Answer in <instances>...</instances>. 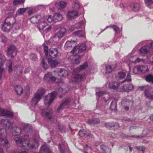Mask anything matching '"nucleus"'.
I'll return each instance as SVG.
<instances>
[{
  "label": "nucleus",
  "mask_w": 153,
  "mask_h": 153,
  "mask_svg": "<svg viewBox=\"0 0 153 153\" xmlns=\"http://www.w3.org/2000/svg\"><path fill=\"white\" fill-rule=\"evenodd\" d=\"M71 100L69 99H66L62 104L57 109L58 112H59L60 111L64 108L65 106L68 105H71Z\"/></svg>",
  "instance_id": "nucleus-27"
},
{
  "label": "nucleus",
  "mask_w": 153,
  "mask_h": 153,
  "mask_svg": "<svg viewBox=\"0 0 153 153\" xmlns=\"http://www.w3.org/2000/svg\"><path fill=\"white\" fill-rule=\"evenodd\" d=\"M69 91V89H63L62 88H59L56 91L49 93L46 96L44 99V102L46 105H50L55 99L57 94H59L62 92L65 93Z\"/></svg>",
  "instance_id": "nucleus-7"
},
{
  "label": "nucleus",
  "mask_w": 153,
  "mask_h": 153,
  "mask_svg": "<svg viewBox=\"0 0 153 153\" xmlns=\"http://www.w3.org/2000/svg\"><path fill=\"white\" fill-rule=\"evenodd\" d=\"M145 95L149 99L153 100V91L150 87L145 90Z\"/></svg>",
  "instance_id": "nucleus-23"
},
{
  "label": "nucleus",
  "mask_w": 153,
  "mask_h": 153,
  "mask_svg": "<svg viewBox=\"0 0 153 153\" xmlns=\"http://www.w3.org/2000/svg\"><path fill=\"white\" fill-rule=\"evenodd\" d=\"M23 69H24L22 65H16L14 67V70L17 73L19 72L20 74H22L23 72Z\"/></svg>",
  "instance_id": "nucleus-36"
},
{
  "label": "nucleus",
  "mask_w": 153,
  "mask_h": 153,
  "mask_svg": "<svg viewBox=\"0 0 153 153\" xmlns=\"http://www.w3.org/2000/svg\"><path fill=\"white\" fill-rule=\"evenodd\" d=\"M117 102V100L115 99H114L111 102L110 105V108L112 110H115L116 109Z\"/></svg>",
  "instance_id": "nucleus-44"
},
{
  "label": "nucleus",
  "mask_w": 153,
  "mask_h": 153,
  "mask_svg": "<svg viewBox=\"0 0 153 153\" xmlns=\"http://www.w3.org/2000/svg\"><path fill=\"white\" fill-rule=\"evenodd\" d=\"M78 29V27L77 26V24H75L71 26L69 28L68 32V33H70L71 32L73 31L74 30H75Z\"/></svg>",
  "instance_id": "nucleus-48"
},
{
  "label": "nucleus",
  "mask_w": 153,
  "mask_h": 153,
  "mask_svg": "<svg viewBox=\"0 0 153 153\" xmlns=\"http://www.w3.org/2000/svg\"><path fill=\"white\" fill-rule=\"evenodd\" d=\"M88 66V63L87 62H85L82 65H80L79 67L75 69L74 71L73 74L74 75L71 80H70V82H78L81 81L85 77L83 75H80L78 72L86 68Z\"/></svg>",
  "instance_id": "nucleus-5"
},
{
  "label": "nucleus",
  "mask_w": 153,
  "mask_h": 153,
  "mask_svg": "<svg viewBox=\"0 0 153 153\" xmlns=\"http://www.w3.org/2000/svg\"><path fill=\"white\" fill-rule=\"evenodd\" d=\"M41 65L42 66L43 68L46 70L48 68V66L47 64H46L44 61V58L43 59L42 61L41 62Z\"/></svg>",
  "instance_id": "nucleus-53"
},
{
  "label": "nucleus",
  "mask_w": 153,
  "mask_h": 153,
  "mask_svg": "<svg viewBox=\"0 0 153 153\" xmlns=\"http://www.w3.org/2000/svg\"><path fill=\"white\" fill-rule=\"evenodd\" d=\"M59 149L61 153H64L65 152V144L59 143Z\"/></svg>",
  "instance_id": "nucleus-47"
},
{
  "label": "nucleus",
  "mask_w": 153,
  "mask_h": 153,
  "mask_svg": "<svg viewBox=\"0 0 153 153\" xmlns=\"http://www.w3.org/2000/svg\"><path fill=\"white\" fill-rule=\"evenodd\" d=\"M85 147L88 149H91V150H92V151L91 152V153H95V152H97L98 151V150L97 149H95V151H93L92 146H89L87 144L86 145Z\"/></svg>",
  "instance_id": "nucleus-60"
},
{
  "label": "nucleus",
  "mask_w": 153,
  "mask_h": 153,
  "mask_svg": "<svg viewBox=\"0 0 153 153\" xmlns=\"http://www.w3.org/2000/svg\"><path fill=\"white\" fill-rule=\"evenodd\" d=\"M86 131L83 130H80L79 132V135L81 137H83L85 135Z\"/></svg>",
  "instance_id": "nucleus-62"
},
{
  "label": "nucleus",
  "mask_w": 153,
  "mask_h": 153,
  "mask_svg": "<svg viewBox=\"0 0 153 153\" xmlns=\"http://www.w3.org/2000/svg\"><path fill=\"white\" fill-rule=\"evenodd\" d=\"M99 122V120L97 118L89 119L88 121V123L91 125L97 124Z\"/></svg>",
  "instance_id": "nucleus-39"
},
{
  "label": "nucleus",
  "mask_w": 153,
  "mask_h": 153,
  "mask_svg": "<svg viewBox=\"0 0 153 153\" xmlns=\"http://www.w3.org/2000/svg\"><path fill=\"white\" fill-rule=\"evenodd\" d=\"M41 6V5H39L35 7L27 8V9H28L27 12L28 14L29 15H30L32 14L33 13L36 11L37 9H39V8Z\"/></svg>",
  "instance_id": "nucleus-31"
},
{
  "label": "nucleus",
  "mask_w": 153,
  "mask_h": 153,
  "mask_svg": "<svg viewBox=\"0 0 153 153\" xmlns=\"http://www.w3.org/2000/svg\"><path fill=\"white\" fill-rule=\"evenodd\" d=\"M44 18L46 21L47 20L49 22L51 23L53 21V16L52 17L51 15L46 16Z\"/></svg>",
  "instance_id": "nucleus-52"
},
{
  "label": "nucleus",
  "mask_w": 153,
  "mask_h": 153,
  "mask_svg": "<svg viewBox=\"0 0 153 153\" xmlns=\"http://www.w3.org/2000/svg\"><path fill=\"white\" fill-rule=\"evenodd\" d=\"M104 66L105 67L106 73H109L111 72L116 67V65H105Z\"/></svg>",
  "instance_id": "nucleus-30"
},
{
  "label": "nucleus",
  "mask_w": 153,
  "mask_h": 153,
  "mask_svg": "<svg viewBox=\"0 0 153 153\" xmlns=\"http://www.w3.org/2000/svg\"><path fill=\"white\" fill-rule=\"evenodd\" d=\"M11 18L14 19L15 22H14L12 23L13 26L16 30H19L20 29V27L21 26V24L19 22H16V20L14 18V17Z\"/></svg>",
  "instance_id": "nucleus-33"
},
{
  "label": "nucleus",
  "mask_w": 153,
  "mask_h": 153,
  "mask_svg": "<svg viewBox=\"0 0 153 153\" xmlns=\"http://www.w3.org/2000/svg\"><path fill=\"white\" fill-rule=\"evenodd\" d=\"M52 28V26L51 25L48 26V27H47L45 29H44L43 30H43L44 33L46 34L48 32H50L51 31Z\"/></svg>",
  "instance_id": "nucleus-56"
},
{
  "label": "nucleus",
  "mask_w": 153,
  "mask_h": 153,
  "mask_svg": "<svg viewBox=\"0 0 153 153\" xmlns=\"http://www.w3.org/2000/svg\"><path fill=\"white\" fill-rule=\"evenodd\" d=\"M85 20H83L81 21L80 22H79L78 24H76L77 25V26L78 29L80 28L83 25L84 27L85 25Z\"/></svg>",
  "instance_id": "nucleus-57"
},
{
  "label": "nucleus",
  "mask_w": 153,
  "mask_h": 153,
  "mask_svg": "<svg viewBox=\"0 0 153 153\" xmlns=\"http://www.w3.org/2000/svg\"><path fill=\"white\" fill-rule=\"evenodd\" d=\"M105 106H104V105L102 104L100 105V104L99 103H98L97 104L96 106V109H101L102 110H103V108H105Z\"/></svg>",
  "instance_id": "nucleus-59"
},
{
  "label": "nucleus",
  "mask_w": 153,
  "mask_h": 153,
  "mask_svg": "<svg viewBox=\"0 0 153 153\" xmlns=\"http://www.w3.org/2000/svg\"><path fill=\"white\" fill-rule=\"evenodd\" d=\"M44 79L45 81L49 82L55 81H56L57 83H62L64 82L62 78H60L59 80L57 81L56 77H54L51 72H49L45 75Z\"/></svg>",
  "instance_id": "nucleus-12"
},
{
  "label": "nucleus",
  "mask_w": 153,
  "mask_h": 153,
  "mask_svg": "<svg viewBox=\"0 0 153 153\" xmlns=\"http://www.w3.org/2000/svg\"><path fill=\"white\" fill-rule=\"evenodd\" d=\"M67 4V3L66 1H61L57 2L55 4L56 7L59 10H61L64 8Z\"/></svg>",
  "instance_id": "nucleus-25"
},
{
  "label": "nucleus",
  "mask_w": 153,
  "mask_h": 153,
  "mask_svg": "<svg viewBox=\"0 0 153 153\" xmlns=\"http://www.w3.org/2000/svg\"><path fill=\"white\" fill-rule=\"evenodd\" d=\"M27 8H20L16 12L15 15V17L17 16L23 14L26 11Z\"/></svg>",
  "instance_id": "nucleus-35"
},
{
  "label": "nucleus",
  "mask_w": 153,
  "mask_h": 153,
  "mask_svg": "<svg viewBox=\"0 0 153 153\" xmlns=\"http://www.w3.org/2000/svg\"><path fill=\"white\" fill-rule=\"evenodd\" d=\"M42 18V16L40 14H38L31 17L30 19V21L32 23L38 24Z\"/></svg>",
  "instance_id": "nucleus-24"
},
{
  "label": "nucleus",
  "mask_w": 153,
  "mask_h": 153,
  "mask_svg": "<svg viewBox=\"0 0 153 153\" xmlns=\"http://www.w3.org/2000/svg\"><path fill=\"white\" fill-rule=\"evenodd\" d=\"M74 34L79 37H84L85 36V33L83 31L79 30L75 31Z\"/></svg>",
  "instance_id": "nucleus-38"
},
{
  "label": "nucleus",
  "mask_w": 153,
  "mask_h": 153,
  "mask_svg": "<svg viewBox=\"0 0 153 153\" xmlns=\"http://www.w3.org/2000/svg\"><path fill=\"white\" fill-rule=\"evenodd\" d=\"M48 61L49 64L51 67H54L57 65L59 62L56 60H53L51 58H48Z\"/></svg>",
  "instance_id": "nucleus-32"
},
{
  "label": "nucleus",
  "mask_w": 153,
  "mask_h": 153,
  "mask_svg": "<svg viewBox=\"0 0 153 153\" xmlns=\"http://www.w3.org/2000/svg\"><path fill=\"white\" fill-rule=\"evenodd\" d=\"M126 74V71H122L118 72L117 76L120 79H123L125 77Z\"/></svg>",
  "instance_id": "nucleus-40"
},
{
  "label": "nucleus",
  "mask_w": 153,
  "mask_h": 153,
  "mask_svg": "<svg viewBox=\"0 0 153 153\" xmlns=\"http://www.w3.org/2000/svg\"><path fill=\"white\" fill-rule=\"evenodd\" d=\"M97 95L99 97L103 96L102 100L105 103V105H108V101L110 100L109 93L106 91H102L99 88L97 89L96 90Z\"/></svg>",
  "instance_id": "nucleus-11"
},
{
  "label": "nucleus",
  "mask_w": 153,
  "mask_h": 153,
  "mask_svg": "<svg viewBox=\"0 0 153 153\" xmlns=\"http://www.w3.org/2000/svg\"><path fill=\"white\" fill-rule=\"evenodd\" d=\"M54 72L60 76L65 77L68 75V71L64 69L59 68L55 70Z\"/></svg>",
  "instance_id": "nucleus-20"
},
{
  "label": "nucleus",
  "mask_w": 153,
  "mask_h": 153,
  "mask_svg": "<svg viewBox=\"0 0 153 153\" xmlns=\"http://www.w3.org/2000/svg\"><path fill=\"white\" fill-rule=\"evenodd\" d=\"M52 111V110H49L48 109H44L42 110V114L43 115L45 116L47 118L50 120H51V122L54 123L52 121L53 119H52V116H51V114Z\"/></svg>",
  "instance_id": "nucleus-22"
},
{
  "label": "nucleus",
  "mask_w": 153,
  "mask_h": 153,
  "mask_svg": "<svg viewBox=\"0 0 153 153\" xmlns=\"http://www.w3.org/2000/svg\"><path fill=\"white\" fill-rule=\"evenodd\" d=\"M131 76L130 75V73H128L127 74V77H126V79H125L122 82V83H124L126 82H130L131 81Z\"/></svg>",
  "instance_id": "nucleus-50"
},
{
  "label": "nucleus",
  "mask_w": 153,
  "mask_h": 153,
  "mask_svg": "<svg viewBox=\"0 0 153 153\" xmlns=\"http://www.w3.org/2000/svg\"><path fill=\"white\" fill-rule=\"evenodd\" d=\"M47 25L48 23L46 22L45 19L44 18L42 17L38 24L37 27L39 30L41 31L42 30H43L45 29V27Z\"/></svg>",
  "instance_id": "nucleus-19"
},
{
  "label": "nucleus",
  "mask_w": 153,
  "mask_h": 153,
  "mask_svg": "<svg viewBox=\"0 0 153 153\" xmlns=\"http://www.w3.org/2000/svg\"><path fill=\"white\" fill-rule=\"evenodd\" d=\"M86 46L85 43L81 44L80 45L74 47L71 51L72 53L76 54L75 55L71 56L70 57L72 64H78L79 63L81 58L82 55H79L78 53L82 51L86 50Z\"/></svg>",
  "instance_id": "nucleus-3"
},
{
  "label": "nucleus",
  "mask_w": 153,
  "mask_h": 153,
  "mask_svg": "<svg viewBox=\"0 0 153 153\" xmlns=\"http://www.w3.org/2000/svg\"><path fill=\"white\" fill-rule=\"evenodd\" d=\"M66 31V29L65 28H62L59 30L55 33L54 36L49 39L47 42V44L51 45L56 44L64 36Z\"/></svg>",
  "instance_id": "nucleus-8"
},
{
  "label": "nucleus",
  "mask_w": 153,
  "mask_h": 153,
  "mask_svg": "<svg viewBox=\"0 0 153 153\" xmlns=\"http://www.w3.org/2000/svg\"><path fill=\"white\" fill-rule=\"evenodd\" d=\"M100 147L102 153H110L111 152V149L104 145H101Z\"/></svg>",
  "instance_id": "nucleus-29"
},
{
  "label": "nucleus",
  "mask_w": 153,
  "mask_h": 153,
  "mask_svg": "<svg viewBox=\"0 0 153 153\" xmlns=\"http://www.w3.org/2000/svg\"><path fill=\"white\" fill-rule=\"evenodd\" d=\"M140 71V65L135 67L133 69V72L134 74H141Z\"/></svg>",
  "instance_id": "nucleus-51"
},
{
  "label": "nucleus",
  "mask_w": 153,
  "mask_h": 153,
  "mask_svg": "<svg viewBox=\"0 0 153 153\" xmlns=\"http://www.w3.org/2000/svg\"><path fill=\"white\" fill-rule=\"evenodd\" d=\"M72 7L74 9L73 10H77L79 8H80L81 6L77 1H74L72 5Z\"/></svg>",
  "instance_id": "nucleus-43"
},
{
  "label": "nucleus",
  "mask_w": 153,
  "mask_h": 153,
  "mask_svg": "<svg viewBox=\"0 0 153 153\" xmlns=\"http://www.w3.org/2000/svg\"><path fill=\"white\" fill-rule=\"evenodd\" d=\"M63 16L62 15L59 13H55L53 15V21L56 22L62 20Z\"/></svg>",
  "instance_id": "nucleus-26"
},
{
  "label": "nucleus",
  "mask_w": 153,
  "mask_h": 153,
  "mask_svg": "<svg viewBox=\"0 0 153 153\" xmlns=\"http://www.w3.org/2000/svg\"><path fill=\"white\" fill-rule=\"evenodd\" d=\"M99 46H100L102 49H105L106 48H107L109 47V45L108 44L102 43H100Z\"/></svg>",
  "instance_id": "nucleus-55"
},
{
  "label": "nucleus",
  "mask_w": 153,
  "mask_h": 153,
  "mask_svg": "<svg viewBox=\"0 0 153 153\" xmlns=\"http://www.w3.org/2000/svg\"><path fill=\"white\" fill-rule=\"evenodd\" d=\"M8 71L9 72H11L12 71V61L11 60H8Z\"/></svg>",
  "instance_id": "nucleus-54"
},
{
  "label": "nucleus",
  "mask_w": 153,
  "mask_h": 153,
  "mask_svg": "<svg viewBox=\"0 0 153 153\" xmlns=\"http://www.w3.org/2000/svg\"><path fill=\"white\" fill-rule=\"evenodd\" d=\"M30 71V68L29 67H26L25 68L24 71H23V73L25 74L28 73Z\"/></svg>",
  "instance_id": "nucleus-64"
},
{
  "label": "nucleus",
  "mask_w": 153,
  "mask_h": 153,
  "mask_svg": "<svg viewBox=\"0 0 153 153\" xmlns=\"http://www.w3.org/2000/svg\"><path fill=\"white\" fill-rule=\"evenodd\" d=\"M106 85L108 86L110 89H116L120 85V83L114 81H111L107 83Z\"/></svg>",
  "instance_id": "nucleus-18"
},
{
  "label": "nucleus",
  "mask_w": 153,
  "mask_h": 153,
  "mask_svg": "<svg viewBox=\"0 0 153 153\" xmlns=\"http://www.w3.org/2000/svg\"><path fill=\"white\" fill-rule=\"evenodd\" d=\"M123 62L128 63L129 62H132L136 64L142 62L144 64H152L153 62H148L143 58L142 56L134 55L132 53L129 54L127 56L124 57L123 59Z\"/></svg>",
  "instance_id": "nucleus-6"
},
{
  "label": "nucleus",
  "mask_w": 153,
  "mask_h": 153,
  "mask_svg": "<svg viewBox=\"0 0 153 153\" xmlns=\"http://www.w3.org/2000/svg\"><path fill=\"white\" fill-rule=\"evenodd\" d=\"M43 46L44 50V52L47 58L48 56L54 58L57 57L58 53L57 49L56 48H51L49 50V52L48 46L45 44H43Z\"/></svg>",
  "instance_id": "nucleus-10"
},
{
  "label": "nucleus",
  "mask_w": 153,
  "mask_h": 153,
  "mask_svg": "<svg viewBox=\"0 0 153 153\" xmlns=\"http://www.w3.org/2000/svg\"><path fill=\"white\" fill-rule=\"evenodd\" d=\"M134 85L131 84H125L120 88V91L129 92L134 88Z\"/></svg>",
  "instance_id": "nucleus-21"
},
{
  "label": "nucleus",
  "mask_w": 153,
  "mask_h": 153,
  "mask_svg": "<svg viewBox=\"0 0 153 153\" xmlns=\"http://www.w3.org/2000/svg\"><path fill=\"white\" fill-rule=\"evenodd\" d=\"M145 3L148 6H150L153 4V1L152 0H145Z\"/></svg>",
  "instance_id": "nucleus-58"
},
{
  "label": "nucleus",
  "mask_w": 153,
  "mask_h": 153,
  "mask_svg": "<svg viewBox=\"0 0 153 153\" xmlns=\"http://www.w3.org/2000/svg\"><path fill=\"white\" fill-rule=\"evenodd\" d=\"M79 16V11L76 10H71L68 11L67 13L66 17L69 20L74 19Z\"/></svg>",
  "instance_id": "nucleus-15"
},
{
  "label": "nucleus",
  "mask_w": 153,
  "mask_h": 153,
  "mask_svg": "<svg viewBox=\"0 0 153 153\" xmlns=\"http://www.w3.org/2000/svg\"><path fill=\"white\" fill-rule=\"evenodd\" d=\"M105 125L106 127L109 126L110 127H113L117 128L119 126V124L118 123H114L113 125H112L110 123H105Z\"/></svg>",
  "instance_id": "nucleus-49"
},
{
  "label": "nucleus",
  "mask_w": 153,
  "mask_h": 153,
  "mask_svg": "<svg viewBox=\"0 0 153 153\" xmlns=\"http://www.w3.org/2000/svg\"><path fill=\"white\" fill-rule=\"evenodd\" d=\"M15 90L18 95H21L22 94L23 89L20 86H17L15 88Z\"/></svg>",
  "instance_id": "nucleus-42"
},
{
  "label": "nucleus",
  "mask_w": 153,
  "mask_h": 153,
  "mask_svg": "<svg viewBox=\"0 0 153 153\" xmlns=\"http://www.w3.org/2000/svg\"><path fill=\"white\" fill-rule=\"evenodd\" d=\"M7 131L4 128H0V153H3V150L10 147L8 140L6 138Z\"/></svg>",
  "instance_id": "nucleus-4"
},
{
  "label": "nucleus",
  "mask_w": 153,
  "mask_h": 153,
  "mask_svg": "<svg viewBox=\"0 0 153 153\" xmlns=\"http://www.w3.org/2000/svg\"><path fill=\"white\" fill-rule=\"evenodd\" d=\"M130 7L134 11L137 12L138 11L139 9L140 5L138 3H133L131 4Z\"/></svg>",
  "instance_id": "nucleus-34"
},
{
  "label": "nucleus",
  "mask_w": 153,
  "mask_h": 153,
  "mask_svg": "<svg viewBox=\"0 0 153 153\" xmlns=\"http://www.w3.org/2000/svg\"><path fill=\"white\" fill-rule=\"evenodd\" d=\"M6 59L4 55L0 53V83L2 82L1 79L3 76L5 75V71L4 68L2 67Z\"/></svg>",
  "instance_id": "nucleus-14"
},
{
  "label": "nucleus",
  "mask_w": 153,
  "mask_h": 153,
  "mask_svg": "<svg viewBox=\"0 0 153 153\" xmlns=\"http://www.w3.org/2000/svg\"><path fill=\"white\" fill-rule=\"evenodd\" d=\"M45 92V90L42 88H40L37 90L31 102V106H30L31 108H34L36 105Z\"/></svg>",
  "instance_id": "nucleus-9"
},
{
  "label": "nucleus",
  "mask_w": 153,
  "mask_h": 153,
  "mask_svg": "<svg viewBox=\"0 0 153 153\" xmlns=\"http://www.w3.org/2000/svg\"><path fill=\"white\" fill-rule=\"evenodd\" d=\"M76 41L74 40H71V41H67L65 43V47L68 48V47H72V45L76 44Z\"/></svg>",
  "instance_id": "nucleus-41"
},
{
  "label": "nucleus",
  "mask_w": 153,
  "mask_h": 153,
  "mask_svg": "<svg viewBox=\"0 0 153 153\" xmlns=\"http://www.w3.org/2000/svg\"><path fill=\"white\" fill-rule=\"evenodd\" d=\"M13 122L10 120L3 119L1 120L0 125L6 126L8 128V130H13L12 132V135L17 136L15 138V140L17 144L19 146L22 147H27L29 149H36L39 146L38 142L34 138L33 140H30L29 133L32 131L30 125L28 124H22V126L25 131H27V135H25L23 137L18 136L21 131L20 128L18 127H13Z\"/></svg>",
  "instance_id": "nucleus-1"
},
{
  "label": "nucleus",
  "mask_w": 153,
  "mask_h": 153,
  "mask_svg": "<svg viewBox=\"0 0 153 153\" xmlns=\"http://www.w3.org/2000/svg\"><path fill=\"white\" fill-rule=\"evenodd\" d=\"M40 152L41 153H51V151L48 146L45 144L43 145L41 147Z\"/></svg>",
  "instance_id": "nucleus-28"
},
{
  "label": "nucleus",
  "mask_w": 153,
  "mask_h": 153,
  "mask_svg": "<svg viewBox=\"0 0 153 153\" xmlns=\"http://www.w3.org/2000/svg\"><path fill=\"white\" fill-rule=\"evenodd\" d=\"M137 149L140 151H142L143 152L145 151V148L143 146H140L136 147Z\"/></svg>",
  "instance_id": "nucleus-63"
},
{
  "label": "nucleus",
  "mask_w": 153,
  "mask_h": 153,
  "mask_svg": "<svg viewBox=\"0 0 153 153\" xmlns=\"http://www.w3.org/2000/svg\"><path fill=\"white\" fill-rule=\"evenodd\" d=\"M25 2V0H13V4L14 5H17L24 4Z\"/></svg>",
  "instance_id": "nucleus-45"
},
{
  "label": "nucleus",
  "mask_w": 153,
  "mask_h": 153,
  "mask_svg": "<svg viewBox=\"0 0 153 153\" xmlns=\"http://www.w3.org/2000/svg\"><path fill=\"white\" fill-rule=\"evenodd\" d=\"M141 73H144L149 71L148 66L145 65H140Z\"/></svg>",
  "instance_id": "nucleus-37"
},
{
  "label": "nucleus",
  "mask_w": 153,
  "mask_h": 153,
  "mask_svg": "<svg viewBox=\"0 0 153 153\" xmlns=\"http://www.w3.org/2000/svg\"><path fill=\"white\" fill-rule=\"evenodd\" d=\"M108 28H112L114 30L115 32V37L114 38V39L112 41L109 42L108 43L110 44L111 43H115L117 42L118 41V39H119V38H118L117 39H116L117 37V34L119 33L121 31L120 28L117 26L114 25H110L109 26H107L104 29L103 31L105 30L106 29Z\"/></svg>",
  "instance_id": "nucleus-13"
},
{
  "label": "nucleus",
  "mask_w": 153,
  "mask_h": 153,
  "mask_svg": "<svg viewBox=\"0 0 153 153\" xmlns=\"http://www.w3.org/2000/svg\"><path fill=\"white\" fill-rule=\"evenodd\" d=\"M30 57L33 60H36L37 58L36 55L34 53H31L30 55Z\"/></svg>",
  "instance_id": "nucleus-61"
},
{
  "label": "nucleus",
  "mask_w": 153,
  "mask_h": 153,
  "mask_svg": "<svg viewBox=\"0 0 153 153\" xmlns=\"http://www.w3.org/2000/svg\"><path fill=\"white\" fill-rule=\"evenodd\" d=\"M146 81L149 82L153 83V75L149 74L146 76L145 78Z\"/></svg>",
  "instance_id": "nucleus-46"
},
{
  "label": "nucleus",
  "mask_w": 153,
  "mask_h": 153,
  "mask_svg": "<svg viewBox=\"0 0 153 153\" xmlns=\"http://www.w3.org/2000/svg\"><path fill=\"white\" fill-rule=\"evenodd\" d=\"M17 50L13 45H11L7 48V56L11 58H14L16 55Z\"/></svg>",
  "instance_id": "nucleus-16"
},
{
  "label": "nucleus",
  "mask_w": 153,
  "mask_h": 153,
  "mask_svg": "<svg viewBox=\"0 0 153 153\" xmlns=\"http://www.w3.org/2000/svg\"><path fill=\"white\" fill-rule=\"evenodd\" d=\"M138 44L145 45L139 49L141 54L140 56H142V58H143L146 55V58L144 59L148 62H153V41H144L140 42ZM149 64L153 65V63Z\"/></svg>",
  "instance_id": "nucleus-2"
},
{
  "label": "nucleus",
  "mask_w": 153,
  "mask_h": 153,
  "mask_svg": "<svg viewBox=\"0 0 153 153\" xmlns=\"http://www.w3.org/2000/svg\"><path fill=\"white\" fill-rule=\"evenodd\" d=\"M8 18H7L4 21L3 25H2L1 29L2 31L4 32H8L10 31L11 28V25L10 22H7Z\"/></svg>",
  "instance_id": "nucleus-17"
}]
</instances>
